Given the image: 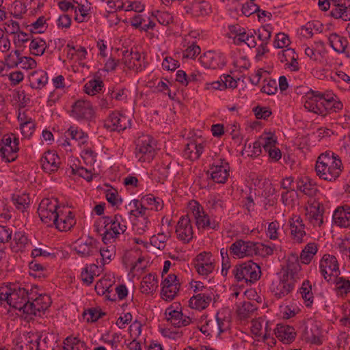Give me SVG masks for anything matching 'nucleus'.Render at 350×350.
Wrapping results in <instances>:
<instances>
[{"instance_id":"f257e3e1","label":"nucleus","mask_w":350,"mask_h":350,"mask_svg":"<svg viewBox=\"0 0 350 350\" xmlns=\"http://www.w3.org/2000/svg\"><path fill=\"white\" fill-rule=\"evenodd\" d=\"M37 285L21 282H9L0 286V303H7L19 311L23 317L25 307L27 306L29 299L36 295Z\"/></svg>"},{"instance_id":"774afa93","label":"nucleus","mask_w":350,"mask_h":350,"mask_svg":"<svg viewBox=\"0 0 350 350\" xmlns=\"http://www.w3.org/2000/svg\"><path fill=\"white\" fill-rule=\"evenodd\" d=\"M152 16L162 25L167 26L173 21L172 16L167 12L155 10L152 12Z\"/></svg>"},{"instance_id":"2f4dec72","label":"nucleus","mask_w":350,"mask_h":350,"mask_svg":"<svg viewBox=\"0 0 350 350\" xmlns=\"http://www.w3.org/2000/svg\"><path fill=\"white\" fill-rule=\"evenodd\" d=\"M296 185L297 190L308 196L314 197L319 192L315 181L308 176H303L298 178L296 181Z\"/></svg>"},{"instance_id":"c03bdc74","label":"nucleus","mask_w":350,"mask_h":350,"mask_svg":"<svg viewBox=\"0 0 350 350\" xmlns=\"http://www.w3.org/2000/svg\"><path fill=\"white\" fill-rule=\"evenodd\" d=\"M143 202L148 213L150 210L160 211L164 206L163 200L151 193L143 196Z\"/></svg>"},{"instance_id":"2eb2a0df","label":"nucleus","mask_w":350,"mask_h":350,"mask_svg":"<svg viewBox=\"0 0 350 350\" xmlns=\"http://www.w3.org/2000/svg\"><path fill=\"white\" fill-rule=\"evenodd\" d=\"M161 285V298L165 301H170L178 295L181 284L178 275L170 273L163 278Z\"/></svg>"},{"instance_id":"4c0bfd02","label":"nucleus","mask_w":350,"mask_h":350,"mask_svg":"<svg viewBox=\"0 0 350 350\" xmlns=\"http://www.w3.org/2000/svg\"><path fill=\"white\" fill-rule=\"evenodd\" d=\"M334 293L338 297L345 299L350 294V280L343 276H335Z\"/></svg>"},{"instance_id":"4d7b16f0","label":"nucleus","mask_w":350,"mask_h":350,"mask_svg":"<svg viewBox=\"0 0 350 350\" xmlns=\"http://www.w3.org/2000/svg\"><path fill=\"white\" fill-rule=\"evenodd\" d=\"M228 28L229 37L233 38L234 42L236 44L240 45V40H243L244 34L246 32L245 29L238 24L230 25Z\"/></svg>"},{"instance_id":"052dcab7","label":"nucleus","mask_w":350,"mask_h":350,"mask_svg":"<svg viewBox=\"0 0 350 350\" xmlns=\"http://www.w3.org/2000/svg\"><path fill=\"white\" fill-rule=\"evenodd\" d=\"M105 315V312L96 308L86 309L83 312V317L88 323H94Z\"/></svg>"},{"instance_id":"ddd939ff","label":"nucleus","mask_w":350,"mask_h":350,"mask_svg":"<svg viewBox=\"0 0 350 350\" xmlns=\"http://www.w3.org/2000/svg\"><path fill=\"white\" fill-rule=\"evenodd\" d=\"M319 269L323 278L329 282L332 277L340 275V265L334 255L325 254L319 262Z\"/></svg>"},{"instance_id":"de8ad7c7","label":"nucleus","mask_w":350,"mask_h":350,"mask_svg":"<svg viewBox=\"0 0 350 350\" xmlns=\"http://www.w3.org/2000/svg\"><path fill=\"white\" fill-rule=\"evenodd\" d=\"M103 89L104 83L100 78L90 79L83 86L85 93L90 96L102 92Z\"/></svg>"},{"instance_id":"603ef678","label":"nucleus","mask_w":350,"mask_h":350,"mask_svg":"<svg viewBox=\"0 0 350 350\" xmlns=\"http://www.w3.org/2000/svg\"><path fill=\"white\" fill-rule=\"evenodd\" d=\"M299 292L304 301L306 307L310 308L313 304L314 296L312 292V285L308 280L302 282L301 286L299 289Z\"/></svg>"},{"instance_id":"f704fd0d","label":"nucleus","mask_w":350,"mask_h":350,"mask_svg":"<svg viewBox=\"0 0 350 350\" xmlns=\"http://www.w3.org/2000/svg\"><path fill=\"white\" fill-rule=\"evenodd\" d=\"M330 46L338 53H345L349 57V52L347 51L349 41L346 37L342 36L336 33H332L328 37Z\"/></svg>"},{"instance_id":"1a4fd4ad","label":"nucleus","mask_w":350,"mask_h":350,"mask_svg":"<svg viewBox=\"0 0 350 350\" xmlns=\"http://www.w3.org/2000/svg\"><path fill=\"white\" fill-rule=\"evenodd\" d=\"M156 146V140L152 136L141 135L135 141V157L140 162L150 163L155 156Z\"/></svg>"},{"instance_id":"09e8293b","label":"nucleus","mask_w":350,"mask_h":350,"mask_svg":"<svg viewBox=\"0 0 350 350\" xmlns=\"http://www.w3.org/2000/svg\"><path fill=\"white\" fill-rule=\"evenodd\" d=\"M30 82L33 88H42L48 82L47 73L42 70L33 72L30 76Z\"/></svg>"},{"instance_id":"e2e57ef3","label":"nucleus","mask_w":350,"mask_h":350,"mask_svg":"<svg viewBox=\"0 0 350 350\" xmlns=\"http://www.w3.org/2000/svg\"><path fill=\"white\" fill-rule=\"evenodd\" d=\"M310 334L308 332V338L312 344L321 345L322 340L321 338V332L317 324L313 323L310 329Z\"/></svg>"},{"instance_id":"cd10ccee","label":"nucleus","mask_w":350,"mask_h":350,"mask_svg":"<svg viewBox=\"0 0 350 350\" xmlns=\"http://www.w3.org/2000/svg\"><path fill=\"white\" fill-rule=\"evenodd\" d=\"M323 116L332 113H338L343 108V103L337 95L331 92H323Z\"/></svg>"},{"instance_id":"c85d7f7f","label":"nucleus","mask_w":350,"mask_h":350,"mask_svg":"<svg viewBox=\"0 0 350 350\" xmlns=\"http://www.w3.org/2000/svg\"><path fill=\"white\" fill-rule=\"evenodd\" d=\"M42 170L49 174L58 170L61 164V159L54 150L45 152L40 159Z\"/></svg>"},{"instance_id":"b1692460","label":"nucleus","mask_w":350,"mask_h":350,"mask_svg":"<svg viewBox=\"0 0 350 350\" xmlns=\"http://www.w3.org/2000/svg\"><path fill=\"white\" fill-rule=\"evenodd\" d=\"M122 63L129 70L140 72L146 67L145 57L137 51L125 50L122 52Z\"/></svg>"},{"instance_id":"49530a36","label":"nucleus","mask_w":350,"mask_h":350,"mask_svg":"<svg viewBox=\"0 0 350 350\" xmlns=\"http://www.w3.org/2000/svg\"><path fill=\"white\" fill-rule=\"evenodd\" d=\"M325 49V44L323 41L319 40L314 42V46H307L304 51L305 54L311 60L318 62L322 56V53Z\"/></svg>"},{"instance_id":"79ce46f5","label":"nucleus","mask_w":350,"mask_h":350,"mask_svg":"<svg viewBox=\"0 0 350 350\" xmlns=\"http://www.w3.org/2000/svg\"><path fill=\"white\" fill-rule=\"evenodd\" d=\"M189 10L194 16H204L211 12V6L208 1L194 0L190 5Z\"/></svg>"},{"instance_id":"c756f323","label":"nucleus","mask_w":350,"mask_h":350,"mask_svg":"<svg viewBox=\"0 0 350 350\" xmlns=\"http://www.w3.org/2000/svg\"><path fill=\"white\" fill-rule=\"evenodd\" d=\"M273 331L275 337L284 344H291L297 336L295 328L284 323H278Z\"/></svg>"},{"instance_id":"a211bd4d","label":"nucleus","mask_w":350,"mask_h":350,"mask_svg":"<svg viewBox=\"0 0 350 350\" xmlns=\"http://www.w3.org/2000/svg\"><path fill=\"white\" fill-rule=\"evenodd\" d=\"M193 264L197 273L203 277H207L215 269V259L209 252L199 253L193 260Z\"/></svg>"},{"instance_id":"7ed1b4c3","label":"nucleus","mask_w":350,"mask_h":350,"mask_svg":"<svg viewBox=\"0 0 350 350\" xmlns=\"http://www.w3.org/2000/svg\"><path fill=\"white\" fill-rule=\"evenodd\" d=\"M343 165L340 157L332 152L321 153L317 158L315 171L319 178L328 181H336L343 170Z\"/></svg>"},{"instance_id":"0eeeda50","label":"nucleus","mask_w":350,"mask_h":350,"mask_svg":"<svg viewBox=\"0 0 350 350\" xmlns=\"http://www.w3.org/2000/svg\"><path fill=\"white\" fill-rule=\"evenodd\" d=\"M190 209L196 226L199 230H218L219 229V222L211 217L198 201L193 200L190 202Z\"/></svg>"},{"instance_id":"37998d69","label":"nucleus","mask_w":350,"mask_h":350,"mask_svg":"<svg viewBox=\"0 0 350 350\" xmlns=\"http://www.w3.org/2000/svg\"><path fill=\"white\" fill-rule=\"evenodd\" d=\"M63 350H88L86 343L80 338L73 335L68 336L63 340Z\"/></svg>"},{"instance_id":"864d4df0","label":"nucleus","mask_w":350,"mask_h":350,"mask_svg":"<svg viewBox=\"0 0 350 350\" xmlns=\"http://www.w3.org/2000/svg\"><path fill=\"white\" fill-rule=\"evenodd\" d=\"M65 135L78 142L79 144L84 145L87 143L88 135L78 127L71 126L66 131Z\"/></svg>"},{"instance_id":"473e14b6","label":"nucleus","mask_w":350,"mask_h":350,"mask_svg":"<svg viewBox=\"0 0 350 350\" xmlns=\"http://www.w3.org/2000/svg\"><path fill=\"white\" fill-rule=\"evenodd\" d=\"M29 245V239L24 231L17 230L14 233L13 239L10 241V245L13 252H23Z\"/></svg>"},{"instance_id":"f8f14e48","label":"nucleus","mask_w":350,"mask_h":350,"mask_svg":"<svg viewBox=\"0 0 350 350\" xmlns=\"http://www.w3.org/2000/svg\"><path fill=\"white\" fill-rule=\"evenodd\" d=\"M60 208L57 198H44L38 206V213L43 223L52 226Z\"/></svg>"},{"instance_id":"4be33fe9","label":"nucleus","mask_w":350,"mask_h":350,"mask_svg":"<svg viewBox=\"0 0 350 350\" xmlns=\"http://www.w3.org/2000/svg\"><path fill=\"white\" fill-rule=\"evenodd\" d=\"M199 62L206 69H221L226 64L225 55L215 51H208L199 57Z\"/></svg>"},{"instance_id":"72a5a7b5","label":"nucleus","mask_w":350,"mask_h":350,"mask_svg":"<svg viewBox=\"0 0 350 350\" xmlns=\"http://www.w3.org/2000/svg\"><path fill=\"white\" fill-rule=\"evenodd\" d=\"M170 165L171 161L165 160L156 164L151 172L152 179L158 183L164 184L169 176Z\"/></svg>"},{"instance_id":"a19ab883","label":"nucleus","mask_w":350,"mask_h":350,"mask_svg":"<svg viewBox=\"0 0 350 350\" xmlns=\"http://www.w3.org/2000/svg\"><path fill=\"white\" fill-rule=\"evenodd\" d=\"M42 338V336L38 332L29 334L27 346L30 350H33L34 347L36 350H50L46 345L47 337Z\"/></svg>"},{"instance_id":"9b49d317","label":"nucleus","mask_w":350,"mask_h":350,"mask_svg":"<svg viewBox=\"0 0 350 350\" xmlns=\"http://www.w3.org/2000/svg\"><path fill=\"white\" fill-rule=\"evenodd\" d=\"M36 295L29 299V303L25 307L23 317L25 319H33L34 317L40 315V312H44L51 304L50 297L46 294L38 293V288H35Z\"/></svg>"},{"instance_id":"39448f33","label":"nucleus","mask_w":350,"mask_h":350,"mask_svg":"<svg viewBox=\"0 0 350 350\" xmlns=\"http://www.w3.org/2000/svg\"><path fill=\"white\" fill-rule=\"evenodd\" d=\"M104 228L102 239L105 245L113 243L127 229L126 219L120 214L104 216L100 219Z\"/></svg>"},{"instance_id":"6ab92c4d","label":"nucleus","mask_w":350,"mask_h":350,"mask_svg":"<svg viewBox=\"0 0 350 350\" xmlns=\"http://www.w3.org/2000/svg\"><path fill=\"white\" fill-rule=\"evenodd\" d=\"M306 217L308 223L314 228L321 227L323 224V206L319 201L310 198L308 201V206L305 208Z\"/></svg>"},{"instance_id":"c9c22d12","label":"nucleus","mask_w":350,"mask_h":350,"mask_svg":"<svg viewBox=\"0 0 350 350\" xmlns=\"http://www.w3.org/2000/svg\"><path fill=\"white\" fill-rule=\"evenodd\" d=\"M333 221L340 228L350 227V206L344 205L338 207L334 212Z\"/></svg>"},{"instance_id":"6e6d98bb","label":"nucleus","mask_w":350,"mask_h":350,"mask_svg":"<svg viewBox=\"0 0 350 350\" xmlns=\"http://www.w3.org/2000/svg\"><path fill=\"white\" fill-rule=\"evenodd\" d=\"M12 201L18 210L24 212L29 207L30 200L29 195L23 193L21 195L13 194Z\"/></svg>"},{"instance_id":"5701e85b","label":"nucleus","mask_w":350,"mask_h":350,"mask_svg":"<svg viewBox=\"0 0 350 350\" xmlns=\"http://www.w3.org/2000/svg\"><path fill=\"white\" fill-rule=\"evenodd\" d=\"M176 239L183 243H190L193 238V230L188 215L181 216L176 226Z\"/></svg>"},{"instance_id":"bf43d9fd","label":"nucleus","mask_w":350,"mask_h":350,"mask_svg":"<svg viewBox=\"0 0 350 350\" xmlns=\"http://www.w3.org/2000/svg\"><path fill=\"white\" fill-rule=\"evenodd\" d=\"M170 235L163 232L158 233L150 238V244L160 250H163L166 246V242L170 239Z\"/></svg>"},{"instance_id":"3c124183","label":"nucleus","mask_w":350,"mask_h":350,"mask_svg":"<svg viewBox=\"0 0 350 350\" xmlns=\"http://www.w3.org/2000/svg\"><path fill=\"white\" fill-rule=\"evenodd\" d=\"M256 310V304L250 301H246L238 307L237 312L239 319L244 320L250 318Z\"/></svg>"},{"instance_id":"a18cd8bd","label":"nucleus","mask_w":350,"mask_h":350,"mask_svg":"<svg viewBox=\"0 0 350 350\" xmlns=\"http://www.w3.org/2000/svg\"><path fill=\"white\" fill-rule=\"evenodd\" d=\"M330 16L336 19H342L345 21H350V4L332 5Z\"/></svg>"},{"instance_id":"680f3d73","label":"nucleus","mask_w":350,"mask_h":350,"mask_svg":"<svg viewBox=\"0 0 350 350\" xmlns=\"http://www.w3.org/2000/svg\"><path fill=\"white\" fill-rule=\"evenodd\" d=\"M167 81H164L163 80H159L154 83V85H149L150 88H152V91L154 93H163L165 94H167L170 98L172 99L173 96L171 95V92L169 88V85L167 84Z\"/></svg>"},{"instance_id":"a878e982","label":"nucleus","mask_w":350,"mask_h":350,"mask_svg":"<svg viewBox=\"0 0 350 350\" xmlns=\"http://www.w3.org/2000/svg\"><path fill=\"white\" fill-rule=\"evenodd\" d=\"M75 215L68 208L62 207L53 223L62 232L70 230L76 224Z\"/></svg>"},{"instance_id":"8fccbe9b","label":"nucleus","mask_w":350,"mask_h":350,"mask_svg":"<svg viewBox=\"0 0 350 350\" xmlns=\"http://www.w3.org/2000/svg\"><path fill=\"white\" fill-rule=\"evenodd\" d=\"M318 252V245L314 243H308L300 254V260L302 263L308 265Z\"/></svg>"},{"instance_id":"f03ea898","label":"nucleus","mask_w":350,"mask_h":350,"mask_svg":"<svg viewBox=\"0 0 350 350\" xmlns=\"http://www.w3.org/2000/svg\"><path fill=\"white\" fill-rule=\"evenodd\" d=\"M300 270L301 267L297 259L293 258L288 260L286 267L278 273L277 278L272 281L269 286V291L275 299H288L299 279Z\"/></svg>"},{"instance_id":"bb28decb","label":"nucleus","mask_w":350,"mask_h":350,"mask_svg":"<svg viewBox=\"0 0 350 350\" xmlns=\"http://www.w3.org/2000/svg\"><path fill=\"white\" fill-rule=\"evenodd\" d=\"M75 250L82 258L94 256L98 252L99 242L90 237L85 239H79L76 242Z\"/></svg>"},{"instance_id":"5fc2aeb1","label":"nucleus","mask_w":350,"mask_h":350,"mask_svg":"<svg viewBox=\"0 0 350 350\" xmlns=\"http://www.w3.org/2000/svg\"><path fill=\"white\" fill-rule=\"evenodd\" d=\"M29 48L32 55L41 56L44 54L46 49V43L45 40L40 37L33 38L31 39Z\"/></svg>"},{"instance_id":"338daca9","label":"nucleus","mask_w":350,"mask_h":350,"mask_svg":"<svg viewBox=\"0 0 350 350\" xmlns=\"http://www.w3.org/2000/svg\"><path fill=\"white\" fill-rule=\"evenodd\" d=\"M96 265L93 264L90 266L86 265L84 268L82 269L81 273V279L83 282V283L87 285H90L92 283L94 280V269L96 268Z\"/></svg>"},{"instance_id":"aec40b11","label":"nucleus","mask_w":350,"mask_h":350,"mask_svg":"<svg viewBox=\"0 0 350 350\" xmlns=\"http://www.w3.org/2000/svg\"><path fill=\"white\" fill-rule=\"evenodd\" d=\"M291 237L294 243H301L307 237L306 226L299 215L293 214L288 221Z\"/></svg>"},{"instance_id":"e433bc0d","label":"nucleus","mask_w":350,"mask_h":350,"mask_svg":"<svg viewBox=\"0 0 350 350\" xmlns=\"http://www.w3.org/2000/svg\"><path fill=\"white\" fill-rule=\"evenodd\" d=\"M212 297L209 294L200 293L193 295L189 300V306L192 309L202 310L210 304Z\"/></svg>"},{"instance_id":"9d476101","label":"nucleus","mask_w":350,"mask_h":350,"mask_svg":"<svg viewBox=\"0 0 350 350\" xmlns=\"http://www.w3.org/2000/svg\"><path fill=\"white\" fill-rule=\"evenodd\" d=\"M20 140L16 134L10 133L0 139V157L5 163L15 161L18 157Z\"/></svg>"},{"instance_id":"423d86ee","label":"nucleus","mask_w":350,"mask_h":350,"mask_svg":"<svg viewBox=\"0 0 350 350\" xmlns=\"http://www.w3.org/2000/svg\"><path fill=\"white\" fill-rule=\"evenodd\" d=\"M230 324L231 318L228 311L221 310L217 312L214 319L206 320L200 329L207 336L218 337L230 329Z\"/></svg>"},{"instance_id":"0e129e2a","label":"nucleus","mask_w":350,"mask_h":350,"mask_svg":"<svg viewBox=\"0 0 350 350\" xmlns=\"http://www.w3.org/2000/svg\"><path fill=\"white\" fill-rule=\"evenodd\" d=\"M36 128L35 120L21 124V132L25 139H31Z\"/></svg>"},{"instance_id":"7c9ffc66","label":"nucleus","mask_w":350,"mask_h":350,"mask_svg":"<svg viewBox=\"0 0 350 350\" xmlns=\"http://www.w3.org/2000/svg\"><path fill=\"white\" fill-rule=\"evenodd\" d=\"M205 142L203 141L191 140L184 148L183 155L191 161L198 160L203 153L205 148Z\"/></svg>"},{"instance_id":"58836bf2","label":"nucleus","mask_w":350,"mask_h":350,"mask_svg":"<svg viewBox=\"0 0 350 350\" xmlns=\"http://www.w3.org/2000/svg\"><path fill=\"white\" fill-rule=\"evenodd\" d=\"M158 277L156 274L149 273L143 277L140 290L144 294L150 295L154 293L158 288Z\"/></svg>"},{"instance_id":"69168bd1","label":"nucleus","mask_w":350,"mask_h":350,"mask_svg":"<svg viewBox=\"0 0 350 350\" xmlns=\"http://www.w3.org/2000/svg\"><path fill=\"white\" fill-rule=\"evenodd\" d=\"M272 32V27L270 25L262 26L257 31L254 30V33L257 35L258 38L262 42L269 43Z\"/></svg>"},{"instance_id":"4468645a","label":"nucleus","mask_w":350,"mask_h":350,"mask_svg":"<svg viewBox=\"0 0 350 350\" xmlns=\"http://www.w3.org/2000/svg\"><path fill=\"white\" fill-rule=\"evenodd\" d=\"M131 126V118L118 111L111 112L104 121V127L110 132L120 133Z\"/></svg>"},{"instance_id":"412c9836","label":"nucleus","mask_w":350,"mask_h":350,"mask_svg":"<svg viewBox=\"0 0 350 350\" xmlns=\"http://www.w3.org/2000/svg\"><path fill=\"white\" fill-rule=\"evenodd\" d=\"M175 304L176 306L171 305L165 309V315L167 321L178 328L186 327L193 323V321L191 318L183 314L180 305Z\"/></svg>"},{"instance_id":"20e7f679","label":"nucleus","mask_w":350,"mask_h":350,"mask_svg":"<svg viewBox=\"0 0 350 350\" xmlns=\"http://www.w3.org/2000/svg\"><path fill=\"white\" fill-rule=\"evenodd\" d=\"M275 250V245L274 244L266 245L242 239L236 240L229 247L230 254L234 258H243L254 256L265 258L273 255Z\"/></svg>"},{"instance_id":"393cba45","label":"nucleus","mask_w":350,"mask_h":350,"mask_svg":"<svg viewBox=\"0 0 350 350\" xmlns=\"http://www.w3.org/2000/svg\"><path fill=\"white\" fill-rule=\"evenodd\" d=\"M323 92L314 90L308 92L304 98V106L305 109L308 111L323 116V111H325L323 107Z\"/></svg>"},{"instance_id":"ea45409f","label":"nucleus","mask_w":350,"mask_h":350,"mask_svg":"<svg viewBox=\"0 0 350 350\" xmlns=\"http://www.w3.org/2000/svg\"><path fill=\"white\" fill-rule=\"evenodd\" d=\"M191 39L190 36H185L183 40V47L185 48L183 53V58L195 59L201 52L200 47Z\"/></svg>"},{"instance_id":"f3484780","label":"nucleus","mask_w":350,"mask_h":350,"mask_svg":"<svg viewBox=\"0 0 350 350\" xmlns=\"http://www.w3.org/2000/svg\"><path fill=\"white\" fill-rule=\"evenodd\" d=\"M70 116L79 121L90 122L95 117V111L88 100H78L72 105Z\"/></svg>"},{"instance_id":"13d9d810","label":"nucleus","mask_w":350,"mask_h":350,"mask_svg":"<svg viewBox=\"0 0 350 350\" xmlns=\"http://www.w3.org/2000/svg\"><path fill=\"white\" fill-rule=\"evenodd\" d=\"M98 252L102 257L103 265L109 263L116 256V247L112 243L104 247H100Z\"/></svg>"},{"instance_id":"dca6fc26","label":"nucleus","mask_w":350,"mask_h":350,"mask_svg":"<svg viewBox=\"0 0 350 350\" xmlns=\"http://www.w3.org/2000/svg\"><path fill=\"white\" fill-rule=\"evenodd\" d=\"M230 167L229 163L224 159L215 161L210 166L207 174L211 179L218 184L225 183L230 176Z\"/></svg>"},{"instance_id":"6e6552de","label":"nucleus","mask_w":350,"mask_h":350,"mask_svg":"<svg viewBox=\"0 0 350 350\" xmlns=\"http://www.w3.org/2000/svg\"><path fill=\"white\" fill-rule=\"evenodd\" d=\"M232 273L237 282L251 284L260 279L261 269L257 263L248 260L235 265Z\"/></svg>"}]
</instances>
